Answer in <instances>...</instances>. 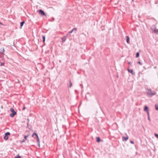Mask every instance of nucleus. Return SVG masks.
I'll return each mask as SVG.
<instances>
[{
    "label": "nucleus",
    "mask_w": 158,
    "mask_h": 158,
    "mask_svg": "<svg viewBox=\"0 0 158 158\" xmlns=\"http://www.w3.org/2000/svg\"><path fill=\"white\" fill-rule=\"evenodd\" d=\"M30 135V133L29 131H26L25 134L23 136L24 139L20 141V143H22L25 142L26 140H27V138Z\"/></svg>",
    "instance_id": "1"
},
{
    "label": "nucleus",
    "mask_w": 158,
    "mask_h": 158,
    "mask_svg": "<svg viewBox=\"0 0 158 158\" xmlns=\"http://www.w3.org/2000/svg\"><path fill=\"white\" fill-rule=\"evenodd\" d=\"M32 136L37 139V141L39 145H40V140L37 134L34 133L32 134Z\"/></svg>",
    "instance_id": "2"
},
{
    "label": "nucleus",
    "mask_w": 158,
    "mask_h": 158,
    "mask_svg": "<svg viewBox=\"0 0 158 158\" xmlns=\"http://www.w3.org/2000/svg\"><path fill=\"white\" fill-rule=\"evenodd\" d=\"M10 110L12 113L10 114V116L11 117H14V116L16 114V112L14 110L13 108H11L10 109Z\"/></svg>",
    "instance_id": "3"
},
{
    "label": "nucleus",
    "mask_w": 158,
    "mask_h": 158,
    "mask_svg": "<svg viewBox=\"0 0 158 158\" xmlns=\"http://www.w3.org/2000/svg\"><path fill=\"white\" fill-rule=\"evenodd\" d=\"M10 135V133L9 132H7L5 133L4 136L3 138L5 140H7L8 139L9 136Z\"/></svg>",
    "instance_id": "4"
},
{
    "label": "nucleus",
    "mask_w": 158,
    "mask_h": 158,
    "mask_svg": "<svg viewBox=\"0 0 158 158\" xmlns=\"http://www.w3.org/2000/svg\"><path fill=\"white\" fill-rule=\"evenodd\" d=\"M152 29L154 32L156 33H158V29H156L155 26L152 27Z\"/></svg>",
    "instance_id": "5"
},
{
    "label": "nucleus",
    "mask_w": 158,
    "mask_h": 158,
    "mask_svg": "<svg viewBox=\"0 0 158 158\" xmlns=\"http://www.w3.org/2000/svg\"><path fill=\"white\" fill-rule=\"evenodd\" d=\"M156 93L154 91H152L151 90H149V96H152L153 95H155Z\"/></svg>",
    "instance_id": "6"
},
{
    "label": "nucleus",
    "mask_w": 158,
    "mask_h": 158,
    "mask_svg": "<svg viewBox=\"0 0 158 158\" xmlns=\"http://www.w3.org/2000/svg\"><path fill=\"white\" fill-rule=\"evenodd\" d=\"M38 12H39V14L40 15H42L43 16H45L46 14L42 10H39Z\"/></svg>",
    "instance_id": "7"
},
{
    "label": "nucleus",
    "mask_w": 158,
    "mask_h": 158,
    "mask_svg": "<svg viewBox=\"0 0 158 158\" xmlns=\"http://www.w3.org/2000/svg\"><path fill=\"white\" fill-rule=\"evenodd\" d=\"M128 138V137L127 136L126 137H123V141H126L127 140Z\"/></svg>",
    "instance_id": "8"
},
{
    "label": "nucleus",
    "mask_w": 158,
    "mask_h": 158,
    "mask_svg": "<svg viewBox=\"0 0 158 158\" xmlns=\"http://www.w3.org/2000/svg\"><path fill=\"white\" fill-rule=\"evenodd\" d=\"M148 108L147 106H146L145 107L144 110V111H146L147 112V113L148 114Z\"/></svg>",
    "instance_id": "9"
},
{
    "label": "nucleus",
    "mask_w": 158,
    "mask_h": 158,
    "mask_svg": "<svg viewBox=\"0 0 158 158\" xmlns=\"http://www.w3.org/2000/svg\"><path fill=\"white\" fill-rule=\"evenodd\" d=\"M127 38V43L129 44L130 42V39L128 36H126Z\"/></svg>",
    "instance_id": "10"
},
{
    "label": "nucleus",
    "mask_w": 158,
    "mask_h": 158,
    "mask_svg": "<svg viewBox=\"0 0 158 158\" xmlns=\"http://www.w3.org/2000/svg\"><path fill=\"white\" fill-rule=\"evenodd\" d=\"M128 71L131 73H132L133 75L134 74L133 72V70L132 69H128Z\"/></svg>",
    "instance_id": "11"
},
{
    "label": "nucleus",
    "mask_w": 158,
    "mask_h": 158,
    "mask_svg": "<svg viewBox=\"0 0 158 158\" xmlns=\"http://www.w3.org/2000/svg\"><path fill=\"white\" fill-rule=\"evenodd\" d=\"M66 38L65 36H64L62 39V42H64L66 40Z\"/></svg>",
    "instance_id": "12"
},
{
    "label": "nucleus",
    "mask_w": 158,
    "mask_h": 158,
    "mask_svg": "<svg viewBox=\"0 0 158 158\" xmlns=\"http://www.w3.org/2000/svg\"><path fill=\"white\" fill-rule=\"evenodd\" d=\"M77 30V28H73L71 31H70L69 32V33H71L73 32L74 31H76Z\"/></svg>",
    "instance_id": "13"
},
{
    "label": "nucleus",
    "mask_w": 158,
    "mask_h": 158,
    "mask_svg": "<svg viewBox=\"0 0 158 158\" xmlns=\"http://www.w3.org/2000/svg\"><path fill=\"white\" fill-rule=\"evenodd\" d=\"M24 23H25L24 21L22 22L21 23V25H20V26H21L20 28H22V27L23 26V25Z\"/></svg>",
    "instance_id": "14"
},
{
    "label": "nucleus",
    "mask_w": 158,
    "mask_h": 158,
    "mask_svg": "<svg viewBox=\"0 0 158 158\" xmlns=\"http://www.w3.org/2000/svg\"><path fill=\"white\" fill-rule=\"evenodd\" d=\"M97 141L98 142H99L100 141V139L99 137H97L96 138Z\"/></svg>",
    "instance_id": "15"
},
{
    "label": "nucleus",
    "mask_w": 158,
    "mask_h": 158,
    "mask_svg": "<svg viewBox=\"0 0 158 158\" xmlns=\"http://www.w3.org/2000/svg\"><path fill=\"white\" fill-rule=\"evenodd\" d=\"M155 109L156 110H158V105L156 104L155 105Z\"/></svg>",
    "instance_id": "16"
},
{
    "label": "nucleus",
    "mask_w": 158,
    "mask_h": 158,
    "mask_svg": "<svg viewBox=\"0 0 158 158\" xmlns=\"http://www.w3.org/2000/svg\"><path fill=\"white\" fill-rule=\"evenodd\" d=\"M43 41L44 42L45 41V37L44 36H43Z\"/></svg>",
    "instance_id": "17"
},
{
    "label": "nucleus",
    "mask_w": 158,
    "mask_h": 158,
    "mask_svg": "<svg viewBox=\"0 0 158 158\" xmlns=\"http://www.w3.org/2000/svg\"><path fill=\"white\" fill-rule=\"evenodd\" d=\"M139 56V52H137L136 54V57H138Z\"/></svg>",
    "instance_id": "18"
},
{
    "label": "nucleus",
    "mask_w": 158,
    "mask_h": 158,
    "mask_svg": "<svg viewBox=\"0 0 158 158\" xmlns=\"http://www.w3.org/2000/svg\"><path fill=\"white\" fill-rule=\"evenodd\" d=\"M14 158H21V157L19 156L18 155L17 156L15 157Z\"/></svg>",
    "instance_id": "19"
},
{
    "label": "nucleus",
    "mask_w": 158,
    "mask_h": 158,
    "mask_svg": "<svg viewBox=\"0 0 158 158\" xmlns=\"http://www.w3.org/2000/svg\"><path fill=\"white\" fill-rule=\"evenodd\" d=\"M138 63L140 65H142V63L140 61H138Z\"/></svg>",
    "instance_id": "20"
},
{
    "label": "nucleus",
    "mask_w": 158,
    "mask_h": 158,
    "mask_svg": "<svg viewBox=\"0 0 158 158\" xmlns=\"http://www.w3.org/2000/svg\"><path fill=\"white\" fill-rule=\"evenodd\" d=\"M155 136L158 138V135L157 134H155Z\"/></svg>",
    "instance_id": "21"
},
{
    "label": "nucleus",
    "mask_w": 158,
    "mask_h": 158,
    "mask_svg": "<svg viewBox=\"0 0 158 158\" xmlns=\"http://www.w3.org/2000/svg\"><path fill=\"white\" fill-rule=\"evenodd\" d=\"M4 65V64H3L2 63H1V66H2V65Z\"/></svg>",
    "instance_id": "22"
},
{
    "label": "nucleus",
    "mask_w": 158,
    "mask_h": 158,
    "mask_svg": "<svg viewBox=\"0 0 158 158\" xmlns=\"http://www.w3.org/2000/svg\"><path fill=\"white\" fill-rule=\"evenodd\" d=\"M0 24L4 26V25H3L2 23H1V22H0Z\"/></svg>",
    "instance_id": "23"
},
{
    "label": "nucleus",
    "mask_w": 158,
    "mask_h": 158,
    "mask_svg": "<svg viewBox=\"0 0 158 158\" xmlns=\"http://www.w3.org/2000/svg\"><path fill=\"white\" fill-rule=\"evenodd\" d=\"M130 142H131V143H133H133H134L133 142V141H130Z\"/></svg>",
    "instance_id": "24"
},
{
    "label": "nucleus",
    "mask_w": 158,
    "mask_h": 158,
    "mask_svg": "<svg viewBox=\"0 0 158 158\" xmlns=\"http://www.w3.org/2000/svg\"><path fill=\"white\" fill-rule=\"evenodd\" d=\"M25 107H24L23 108V110H25Z\"/></svg>",
    "instance_id": "25"
},
{
    "label": "nucleus",
    "mask_w": 158,
    "mask_h": 158,
    "mask_svg": "<svg viewBox=\"0 0 158 158\" xmlns=\"http://www.w3.org/2000/svg\"><path fill=\"white\" fill-rule=\"evenodd\" d=\"M71 85H72V83H71V84H70V87H71Z\"/></svg>",
    "instance_id": "26"
}]
</instances>
